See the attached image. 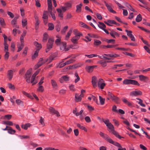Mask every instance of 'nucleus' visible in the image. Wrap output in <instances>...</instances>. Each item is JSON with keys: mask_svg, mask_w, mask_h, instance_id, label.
Returning a JSON list of instances; mask_svg holds the SVG:
<instances>
[{"mask_svg": "<svg viewBox=\"0 0 150 150\" xmlns=\"http://www.w3.org/2000/svg\"><path fill=\"white\" fill-rule=\"evenodd\" d=\"M104 3L105 6L107 7V8L108 10L110 12L112 13H116V12L113 10L112 8H111V6H110L109 4H108L105 1H104Z\"/></svg>", "mask_w": 150, "mask_h": 150, "instance_id": "15", "label": "nucleus"}, {"mask_svg": "<svg viewBox=\"0 0 150 150\" xmlns=\"http://www.w3.org/2000/svg\"><path fill=\"white\" fill-rule=\"evenodd\" d=\"M48 36V35L47 33H44L43 35V37L42 39V41L44 42H45L47 41Z\"/></svg>", "mask_w": 150, "mask_h": 150, "instance_id": "30", "label": "nucleus"}, {"mask_svg": "<svg viewBox=\"0 0 150 150\" xmlns=\"http://www.w3.org/2000/svg\"><path fill=\"white\" fill-rule=\"evenodd\" d=\"M4 51H8V45L7 43V42H4Z\"/></svg>", "mask_w": 150, "mask_h": 150, "instance_id": "48", "label": "nucleus"}, {"mask_svg": "<svg viewBox=\"0 0 150 150\" xmlns=\"http://www.w3.org/2000/svg\"><path fill=\"white\" fill-rule=\"evenodd\" d=\"M125 31L127 33V35L129 37L131 36V35H132V32L131 30H126Z\"/></svg>", "mask_w": 150, "mask_h": 150, "instance_id": "61", "label": "nucleus"}, {"mask_svg": "<svg viewBox=\"0 0 150 150\" xmlns=\"http://www.w3.org/2000/svg\"><path fill=\"white\" fill-rule=\"evenodd\" d=\"M142 19V17L141 15L139 14L137 16V18H136V21L137 22H140Z\"/></svg>", "mask_w": 150, "mask_h": 150, "instance_id": "35", "label": "nucleus"}, {"mask_svg": "<svg viewBox=\"0 0 150 150\" xmlns=\"http://www.w3.org/2000/svg\"><path fill=\"white\" fill-rule=\"evenodd\" d=\"M88 35L90 37L93 38H99V36L96 34L88 33Z\"/></svg>", "mask_w": 150, "mask_h": 150, "instance_id": "44", "label": "nucleus"}, {"mask_svg": "<svg viewBox=\"0 0 150 150\" xmlns=\"http://www.w3.org/2000/svg\"><path fill=\"white\" fill-rule=\"evenodd\" d=\"M79 24H80V25L81 27H83L84 28L88 29L90 30H91V28L90 27H89V26L87 25L85 23H83L82 22H79Z\"/></svg>", "mask_w": 150, "mask_h": 150, "instance_id": "21", "label": "nucleus"}, {"mask_svg": "<svg viewBox=\"0 0 150 150\" xmlns=\"http://www.w3.org/2000/svg\"><path fill=\"white\" fill-rule=\"evenodd\" d=\"M55 57V56L54 55H50L48 58L49 62L48 63L49 64L52 61V60L54 59Z\"/></svg>", "mask_w": 150, "mask_h": 150, "instance_id": "43", "label": "nucleus"}, {"mask_svg": "<svg viewBox=\"0 0 150 150\" xmlns=\"http://www.w3.org/2000/svg\"><path fill=\"white\" fill-rule=\"evenodd\" d=\"M104 23L107 25L109 26H112V25L110 24H114L115 23V21L113 20H108L106 21H104Z\"/></svg>", "mask_w": 150, "mask_h": 150, "instance_id": "18", "label": "nucleus"}, {"mask_svg": "<svg viewBox=\"0 0 150 150\" xmlns=\"http://www.w3.org/2000/svg\"><path fill=\"white\" fill-rule=\"evenodd\" d=\"M72 32V29H70L68 32L67 35H66L65 36L66 38H67L68 39L69 38V37L71 33Z\"/></svg>", "mask_w": 150, "mask_h": 150, "instance_id": "59", "label": "nucleus"}, {"mask_svg": "<svg viewBox=\"0 0 150 150\" xmlns=\"http://www.w3.org/2000/svg\"><path fill=\"white\" fill-rule=\"evenodd\" d=\"M44 64V62L43 61V58H40L38 63L35 65L34 67V69L36 70Z\"/></svg>", "mask_w": 150, "mask_h": 150, "instance_id": "7", "label": "nucleus"}, {"mask_svg": "<svg viewBox=\"0 0 150 150\" xmlns=\"http://www.w3.org/2000/svg\"><path fill=\"white\" fill-rule=\"evenodd\" d=\"M98 23L100 25L98 24V26L100 29L103 30V29H105V28H106V25L103 23L99 21L98 22Z\"/></svg>", "mask_w": 150, "mask_h": 150, "instance_id": "31", "label": "nucleus"}, {"mask_svg": "<svg viewBox=\"0 0 150 150\" xmlns=\"http://www.w3.org/2000/svg\"><path fill=\"white\" fill-rule=\"evenodd\" d=\"M81 97L77 93L75 94V100L76 102H80L81 100Z\"/></svg>", "mask_w": 150, "mask_h": 150, "instance_id": "23", "label": "nucleus"}, {"mask_svg": "<svg viewBox=\"0 0 150 150\" xmlns=\"http://www.w3.org/2000/svg\"><path fill=\"white\" fill-rule=\"evenodd\" d=\"M8 128H9L8 130V132L9 133L13 134L16 132V131L13 129L11 127H8Z\"/></svg>", "mask_w": 150, "mask_h": 150, "instance_id": "37", "label": "nucleus"}, {"mask_svg": "<svg viewBox=\"0 0 150 150\" xmlns=\"http://www.w3.org/2000/svg\"><path fill=\"white\" fill-rule=\"evenodd\" d=\"M75 75L76 77L77 78L75 79L74 82L75 83H76L80 80V78L77 72H75Z\"/></svg>", "mask_w": 150, "mask_h": 150, "instance_id": "45", "label": "nucleus"}, {"mask_svg": "<svg viewBox=\"0 0 150 150\" xmlns=\"http://www.w3.org/2000/svg\"><path fill=\"white\" fill-rule=\"evenodd\" d=\"M109 30L111 31V32L109 33L110 34L113 38H115V35L114 33L115 31L113 30H111L110 29H109Z\"/></svg>", "mask_w": 150, "mask_h": 150, "instance_id": "54", "label": "nucleus"}, {"mask_svg": "<svg viewBox=\"0 0 150 150\" xmlns=\"http://www.w3.org/2000/svg\"><path fill=\"white\" fill-rule=\"evenodd\" d=\"M54 41V39L53 38H51L49 39L46 45L47 48L45 49L46 52H47L52 48Z\"/></svg>", "mask_w": 150, "mask_h": 150, "instance_id": "1", "label": "nucleus"}, {"mask_svg": "<svg viewBox=\"0 0 150 150\" xmlns=\"http://www.w3.org/2000/svg\"><path fill=\"white\" fill-rule=\"evenodd\" d=\"M31 125V124L30 123H26L25 125H21V127L23 129L25 130H27L28 127H30Z\"/></svg>", "mask_w": 150, "mask_h": 150, "instance_id": "29", "label": "nucleus"}, {"mask_svg": "<svg viewBox=\"0 0 150 150\" xmlns=\"http://www.w3.org/2000/svg\"><path fill=\"white\" fill-rule=\"evenodd\" d=\"M17 21L13 19L11 21V24L13 27L18 28L19 27L17 25Z\"/></svg>", "mask_w": 150, "mask_h": 150, "instance_id": "34", "label": "nucleus"}, {"mask_svg": "<svg viewBox=\"0 0 150 150\" xmlns=\"http://www.w3.org/2000/svg\"><path fill=\"white\" fill-rule=\"evenodd\" d=\"M49 110L50 113L52 114H56L57 117L60 116L59 112L52 107H50L49 108Z\"/></svg>", "mask_w": 150, "mask_h": 150, "instance_id": "8", "label": "nucleus"}, {"mask_svg": "<svg viewBox=\"0 0 150 150\" xmlns=\"http://www.w3.org/2000/svg\"><path fill=\"white\" fill-rule=\"evenodd\" d=\"M61 40L60 39H57L55 41V43L57 46H59V44H60L61 42Z\"/></svg>", "mask_w": 150, "mask_h": 150, "instance_id": "63", "label": "nucleus"}, {"mask_svg": "<svg viewBox=\"0 0 150 150\" xmlns=\"http://www.w3.org/2000/svg\"><path fill=\"white\" fill-rule=\"evenodd\" d=\"M98 63L101 64L103 67H105L106 66V61L105 60H100L98 62Z\"/></svg>", "mask_w": 150, "mask_h": 150, "instance_id": "32", "label": "nucleus"}, {"mask_svg": "<svg viewBox=\"0 0 150 150\" xmlns=\"http://www.w3.org/2000/svg\"><path fill=\"white\" fill-rule=\"evenodd\" d=\"M4 124L9 126H12L13 125L12 122L10 121H4Z\"/></svg>", "mask_w": 150, "mask_h": 150, "instance_id": "50", "label": "nucleus"}, {"mask_svg": "<svg viewBox=\"0 0 150 150\" xmlns=\"http://www.w3.org/2000/svg\"><path fill=\"white\" fill-rule=\"evenodd\" d=\"M84 119L88 123L90 122L91 121L90 117L88 116L85 117Z\"/></svg>", "mask_w": 150, "mask_h": 150, "instance_id": "64", "label": "nucleus"}, {"mask_svg": "<svg viewBox=\"0 0 150 150\" xmlns=\"http://www.w3.org/2000/svg\"><path fill=\"white\" fill-rule=\"evenodd\" d=\"M104 54L107 57H110L116 58L117 57L120 56V55L119 54Z\"/></svg>", "mask_w": 150, "mask_h": 150, "instance_id": "22", "label": "nucleus"}, {"mask_svg": "<svg viewBox=\"0 0 150 150\" xmlns=\"http://www.w3.org/2000/svg\"><path fill=\"white\" fill-rule=\"evenodd\" d=\"M101 44V42L99 40L97 39L94 40L93 44L95 46L99 45Z\"/></svg>", "mask_w": 150, "mask_h": 150, "instance_id": "38", "label": "nucleus"}, {"mask_svg": "<svg viewBox=\"0 0 150 150\" xmlns=\"http://www.w3.org/2000/svg\"><path fill=\"white\" fill-rule=\"evenodd\" d=\"M59 48L62 51H67L69 50V48L67 46V43L65 42H61V43L59 44Z\"/></svg>", "mask_w": 150, "mask_h": 150, "instance_id": "3", "label": "nucleus"}, {"mask_svg": "<svg viewBox=\"0 0 150 150\" xmlns=\"http://www.w3.org/2000/svg\"><path fill=\"white\" fill-rule=\"evenodd\" d=\"M48 27L47 29L48 30H52L54 28V25L52 23H49L48 24Z\"/></svg>", "mask_w": 150, "mask_h": 150, "instance_id": "25", "label": "nucleus"}, {"mask_svg": "<svg viewBox=\"0 0 150 150\" xmlns=\"http://www.w3.org/2000/svg\"><path fill=\"white\" fill-rule=\"evenodd\" d=\"M0 23L2 26H4L6 25L4 19L1 18H0Z\"/></svg>", "mask_w": 150, "mask_h": 150, "instance_id": "47", "label": "nucleus"}, {"mask_svg": "<svg viewBox=\"0 0 150 150\" xmlns=\"http://www.w3.org/2000/svg\"><path fill=\"white\" fill-rule=\"evenodd\" d=\"M80 37L76 36V35L73 37L71 39V41L74 44H77L78 42L77 41L79 39Z\"/></svg>", "mask_w": 150, "mask_h": 150, "instance_id": "17", "label": "nucleus"}, {"mask_svg": "<svg viewBox=\"0 0 150 150\" xmlns=\"http://www.w3.org/2000/svg\"><path fill=\"white\" fill-rule=\"evenodd\" d=\"M48 10L49 11H52V0H47Z\"/></svg>", "mask_w": 150, "mask_h": 150, "instance_id": "19", "label": "nucleus"}, {"mask_svg": "<svg viewBox=\"0 0 150 150\" xmlns=\"http://www.w3.org/2000/svg\"><path fill=\"white\" fill-rule=\"evenodd\" d=\"M108 131L109 132L115 135V137L119 139H121L122 138H124L123 137L120 136L118 132L115 130L114 127V126L110 130H108Z\"/></svg>", "mask_w": 150, "mask_h": 150, "instance_id": "5", "label": "nucleus"}, {"mask_svg": "<svg viewBox=\"0 0 150 150\" xmlns=\"http://www.w3.org/2000/svg\"><path fill=\"white\" fill-rule=\"evenodd\" d=\"M139 80L141 81H145V80L148 79V78L146 76L143 75H140L139 76Z\"/></svg>", "mask_w": 150, "mask_h": 150, "instance_id": "28", "label": "nucleus"}, {"mask_svg": "<svg viewBox=\"0 0 150 150\" xmlns=\"http://www.w3.org/2000/svg\"><path fill=\"white\" fill-rule=\"evenodd\" d=\"M108 142L119 147L122 148V146L119 143L115 141H113L111 138H110L108 141Z\"/></svg>", "mask_w": 150, "mask_h": 150, "instance_id": "13", "label": "nucleus"}, {"mask_svg": "<svg viewBox=\"0 0 150 150\" xmlns=\"http://www.w3.org/2000/svg\"><path fill=\"white\" fill-rule=\"evenodd\" d=\"M77 126L80 129L82 130H84L85 132H87V129L86 128L83 126H81L80 124L79 123H77L76 124Z\"/></svg>", "mask_w": 150, "mask_h": 150, "instance_id": "27", "label": "nucleus"}, {"mask_svg": "<svg viewBox=\"0 0 150 150\" xmlns=\"http://www.w3.org/2000/svg\"><path fill=\"white\" fill-rule=\"evenodd\" d=\"M65 5H66L65 7L67 9H68L69 8H71V4L69 2H66L65 4Z\"/></svg>", "mask_w": 150, "mask_h": 150, "instance_id": "58", "label": "nucleus"}, {"mask_svg": "<svg viewBox=\"0 0 150 150\" xmlns=\"http://www.w3.org/2000/svg\"><path fill=\"white\" fill-rule=\"evenodd\" d=\"M98 56L99 58H100L101 59H104L108 60L112 59H111V58H108V57H107L104 56H103V55L102 56H99V55H98Z\"/></svg>", "mask_w": 150, "mask_h": 150, "instance_id": "53", "label": "nucleus"}, {"mask_svg": "<svg viewBox=\"0 0 150 150\" xmlns=\"http://www.w3.org/2000/svg\"><path fill=\"white\" fill-rule=\"evenodd\" d=\"M75 61V60L73 59H71L69 60L66 61L65 63L66 64H69L70 63H72Z\"/></svg>", "mask_w": 150, "mask_h": 150, "instance_id": "55", "label": "nucleus"}, {"mask_svg": "<svg viewBox=\"0 0 150 150\" xmlns=\"http://www.w3.org/2000/svg\"><path fill=\"white\" fill-rule=\"evenodd\" d=\"M97 81V78L96 76H94L92 77L91 83L93 87H95L97 86L96 83Z\"/></svg>", "mask_w": 150, "mask_h": 150, "instance_id": "16", "label": "nucleus"}, {"mask_svg": "<svg viewBox=\"0 0 150 150\" xmlns=\"http://www.w3.org/2000/svg\"><path fill=\"white\" fill-rule=\"evenodd\" d=\"M22 24L23 27H25L27 24V21L26 19H22Z\"/></svg>", "mask_w": 150, "mask_h": 150, "instance_id": "40", "label": "nucleus"}, {"mask_svg": "<svg viewBox=\"0 0 150 150\" xmlns=\"http://www.w3.org/2000/svg\"><path fill=\"white\" fill-rule=\"evenodd\" d=\"M13 74L12 70H9L8 71L7 76L9 80H11L13 78Z\"/></svg>", "mask_w": 150, "mask_h": 150, "instance_id": "14", "label": "nucleus"}, {"mask_svg": "<svg viewBox=\"0 0 150 150\" xmlns=\"http://www.w3.org/2000/svg\"><path fill=\"white\" fill-rule=\"evenodd\" d=\"M44 91L43 87L42 86L39 85V87L37 89V91H40L41 92H42Z\"/></svg>", "mask_w": 150, "mask_h": 150, "instance_id": "42", "label": "nucleus"}, {"mask_svg": "<svg viewBox=\"0 0 150 150\" xmlns=\"http://www.w3.org/2000/svg\"><path fill=\"white\" fill-rule=\"evenodd\" d=\"M39 52V49H37L36 51L35 52L34 54L32 56V59H34L38 57Z\"/></svg>", "mask_w": 150, "mask_h": 150, "instance_id": "26", "label": "nucleus"}, {"mask_svg": "<svg viewBox=\"0 0 150 150\" xmlns=\"http://www.w3.org/2000/svg\"><path fill=\"white\" fill-rule=\"evenodd\" d=\"M136 99L139 101L138 102V103L140 105H141V106H143V107H145V105L144 104L142 103L143 100L139 98H137Z\"/></svg>", "mask_w": 150, "mask_h": 150, "instance_id": "49", "label": "nucleus"}, {"mask_svg": "<svg viewBox=\"0 0 150 150\" xmlns=\"http://www.w3.org/2000/svg\"><path fill=\"white\" fill-rule=\"evenodd\" d=\"M34 44L37 48V49H39V51L40 50L42 47V46L41 44L39 43L38 42L36 41H35L33 42Z\"/></svg>", "mask_w": 150, "mask_h": 150, "instance_id": "24", "label": "nucleus"}, {"mask_svg": "<svg viewBox=\"0 0 150 150\" xmlns=\"http://www.w3.org/2000/svg\"><path fill=\"white\" fill-rule=\"evenodd\" d=\"M123 83L124 84L128 85L129 84H132L133 85H137L139 86L140 84L137 82V81L133 80L130 79H125L123 82Z\"/></svg>", "mask_w": 150, "mask_h": 150, "instance_id": "2", "label": "nucleus"}, {"mask_svg": "<svg viewBox=\"0 0 150 150\" xmlns=\"http://www.w3.org/2000/svg\"><path fill=\"white\" fill-rule=\"evenodd\" d=\"M51 84L53 88H55L57 86V83L56 82L53 80H51Z\"/></svg>", "mask_w": 150, "mask_h": 150, "instance_id": "51", "label": "nucleus"}, {"mask_svg": "<svg viewBox=\"0 0 150 150\" xmlns=\"http://www.w3.org/2000/svg\"><path fill=\"white\" fill-rule=\"evenodd\" d=\"M44 120L42 117H40V119L39 120V122L43 126H45V123L44 122Z\"/></svg>", "mask_w": 150, "mask_h": 150, "instance_id": "52", "label": "nucleus"}, {"mask_svg": "<svg viewBox=\"0 0 150 150\" xmlns=\"http://www.w3.org/2000/svg\"><path fill=\"white\" fill-rule=\"evenodd\" d=\"M104 81L102 79H100L98 82V87L100 88L101 89H103L104 86H105V83L104 82Z\"/></svg>", "mask_w": 150, "mask_h": 150, "instance_id": "9", "label": "nucleus"}, {"mask_svg": "<svg viewBox=\"0 0 150 150\" xmlns=\"http://www.w3.org/2000/svg\"><path fill=\"white\" fill-rule=\"evenodd\" d=\"M8 88L14 90L15 89V87L11 83H9L8 84Z\"/></svg>", "mask_w": 150, "mask_h": 150, "instance_id": "60", "label": "nucleus"}, {"mask_svg": "<svg viewBox=\"0 0 150 150\" xmlns=\"http://www.w3.org/2000/svg\"><path fill=\"white\" fill-rule=\"evenodd\" d=\"M35 6L38 7H40L41 6V4L40 3V0H35Z\"/></svg>", "mask_w": 150, "mask_h": 150, "instance_id": "62", "label": "nucleus"}, {"mask_svg": "<svg viewBox=\"0 0 150 150\" xmlns=\"http://www.w3.org/2000/svg\"><path fill=\"white\" fill-rule=\"evenodd\" d=\"M102 120L103 122L105 123V124L106 125L109 130H110L114 126L110 122L109 119H107L105 120L102 118Z\"/></svg>", "mask_w": 150, "mask_h": 150, "instance_id": "6", "label": "nucleus"}, {"mask_svg": "<svg viewBox=\"0 0 150 150\" xmlns=\"http://www.w3.org/2000/svg\"><path fill=\"white\" fill-rule=\"evenodd\" d=\"M24 46V43H21V45L18 46V50H17V52H20L23 48Z\"/></svg>", "mask_w": 150, "mask_h": 150, "instance_id": "41", "label": "nucleus"}, {"mask_svg": "<svg viewBox=\"0 0 150 150\" xmlns=\"http://www.w3.org/2000/svg\"><path fill=\"white\" fill-rule=\"evenodd\" d=\"M108 96L109 97L112 101H114L116 103H119V98L114 96L112 93L110 92H108Z\"/></svg>", "mask_w": 150, "mask_h": 150, "instance_id": "4", "label": "nucleus"}, {"mask_svg": "<svg viewBox=\"0 0 150 150\" xmlns=\"http://www.w3.org/2000/svg\"><path fill=\"white\" fill-rule=\"evenodd\" d=\"M62 78L65 81H68L69 80V77L67 75L63 76H62Z\"/></svg>", "mask_w": 150, "mask_h": 150, "instance_id": "57", "label": "nucleus"}, {"mask_svg": "<svg viewBox=\"0 0 150 150\" xmlns=\"http://www.w3.org/2000/svg\"><path fill=\"white\" fill-rule=\"evenodd\" d=\"M142 94V92L140 90L137 91H134L130 93V95L132 96H137L139 95H141Z\"/></svg>", "mask_w": 150, "mask_h": 150, "instance_id": "10", "label": "nucleus"}, {"mask_svg": "<svg viewBox=\"0 0 150 150\" xmlns=\"http://www.w3.org/2000/svg\"><path fill=\"white\" fill-rule=\"evenodd\" d=\"M9 52L6 51L4 55V59L5 60H7L8 59L9 56Z\"/></svg>", "mask_w": 150, "mask_h": 150, "instance_id": "56", "label": "nucleus"}, {"mask_svg": "<svg viewBox=\"0 0 150 150\" xmlns=\"http://www.w3.org/2000/svg\"><path fill=\"white\" fill-rule=\"evenodd\" d=\"M115 46L113 45H103L101 46V48L103 49H105L107 48H112L114 47Z\"/></svg>", "mask_w": 150, "mask_h": 150, "instance_id": "33", "label": "nucleus"}, {"mask_svg": "<svg viewBox=\"0 0 150 150\" xmlns=\"http://www.w3.org/2000/svg\"><path fill=\"white\" fill-rule=\"evenodd\" d=\"M83 4L81 3L79 5L76 6V12L78 13L80 12L81 11V7L82 6Z\"/></svg>", "mask_w": 150, "mask_h": 150, "instance_id": "20", "label": "nucleus"}, {"mask_svg": "<svg viewBox=\"0 0 150 150\" xmlns=\"http://www.w3.org/2000/svg\"><path fill=\"white\" fill-rule=\"evenodd\" d=\"M122 101L124 103L127 104L128 106H130L132 105L131 103L129 102L125 98H122Z\"/></svg>", "mask_w": 150, "mask_h": 150, "instance_id": "36", "label": "nucleus"}, {"mask_svg": "<svg viewBox=\"0 0 150 150\" xmlns=\"http://www.w3.org/2000/svg\"><path fill=\"white\" fill-rule=\"evenodd\" d=\"M97 67V66L93 65L92 66H86L85 69L86 71L88 73L92 72L94 68Z\"/></svg>", "mask_w": 150, "mask_h": 150, "instance_id": "11", "label": "nucleus"}, {"mask_svg": "<svg viewBox=\"0 0 150 150\" xmlns=\"http://www.w3.org/2000/svg\"><path fill=\"white\" fill-rule=\"evenodd\" d=\"M99 100L101 105H103L105 103V99L100 96H99Z\"/></svg>", "mask_w": 150, "mask_h": 150, "instance_id": "46", "label": "nucleus"}, {"mask_svg": "<svg viewBox=\"0 0 150 150\" xmlns=\"http://www.w3.org/2000/svg\"><path fill=\"white\" fill-rule=\"evenodd\" d=\"M48 13L47 11H43V16L42 18L44 19H48V16L47 15V13Z\"/></svg>", "mask_w": 150, "mask_h": 150, "instance_id": "39", "label": "nucleus"}, {"mask_svg": "<svg viewBox=\"0 0 150 150\" xmlns=\"http://www.w3.org/2000/svg\"><path fill=\"white\" fill-rule=\"evenodd\" d=\"M99 134L101 137L103 138L105 140L108 142L110 139L109 136L106 134H105L102 132H100Z\"/></svg>", "mask_w": 150, "mask_h": 150, "instance_id": "12", "label": "nucleus"}]
</instances>
